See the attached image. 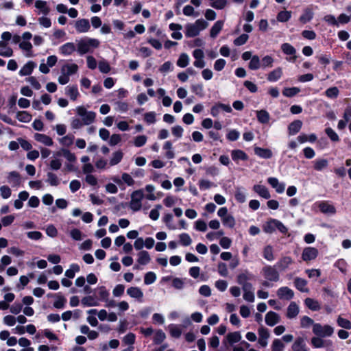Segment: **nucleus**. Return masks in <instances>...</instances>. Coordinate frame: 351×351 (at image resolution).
I'll use <instances>...</instances> for the list:
<instances>
[{"instance_id":"obj_34","label":"nucleus","mask_w":351,"mask_h":351,"mask_svg":"<svg viewBox=\"0 0 351 351\" xmlns=\"http://www.w3.org/2000/svg\"><path fill=\"white\" fill-rule=\"evenodd\" d=\"M293 351H308L304 340L299 337L295 339L293 346H292Z\"/></svg>"},{"instance_id":"obj_61","label":"nucleus","mask_w":351,"mask_h":351,"mask_svg":"<svg viewBox=\"0 0 351 351\" xmlns=\"http://www.w3.org/2000/svg\"><path fill=\"white\" fill-rule=\"evenodd\" d=\"M180 243L183 246H189L192 243V239L189 234L182 233L179 235Z\"/></svg>"},{"instance_id":"obj_46","label":"nucleus","mask_w":351,"mask_h":351,"mask_svg":"<svg viewBox=\"0 0 351 351\" xmlns=\"http://www.w3.org/2000/svg\"><path fill=\"white\" fill-rule=\"evenodd\" d=\"M17 119L23 123H29L32 120V115L26 111H19L16 114Z\"/></svg>"},{"instance_id":"obj_7","label":"nucleus","mask_w":351,"mask_h":351,"mask_svg":"<svg viewBox=\"0 0 351 351\" xmlns=\"http://www.w3.org/2000/svg\"><path fill=\"white\" fill-rule=\"evenodd\" d=\"M294 263L293 259L289 256H282L276 262L275 267L280 271H285L289 269L290 266Z\"/></svg>"},{"instance_id":"obj_29","label":"nucleus","mask_w":351,"mask_h":351,"mask_svg":"<svg viewBox=\"0 0 351 351\" xmlns=\"http://www.w3.org/2000/svg\"><path fill=\"white\" fill-rule=\"evenodd\" d=\"M282 75V69L280 67H278L268 73L267 79L269 82H276L280 79Z\"/></svg>"},{"instance_id":"obj_23","label":"nucleus","mask_w":351,"mask_h":351,"mask_svg":"<svg viewBox=\"0 0 351 351\" xmlns=\"http://www.w3.org/2000/svg\"><path fill=\"white\" fill-rule=\"evenodd\" d=\"M294 285L295 288L301 292L308 293L309 289L307 288V281L302 278L297 277L294 279Z\"/></svg>"},{"instance_id":"obj_9","label":"nucleus","mask_w":351,"mask_h":351,"mask_svg":"<svg viewBox=\"0 0 351 351\" xmlns=\"http://www.w3.org/2000/svg\"><path fill=\"white\" fill-rule=\"evenodd\" d=\"M324 337H313L311 343L313 348H327L332 346V342L330 340H324Z\"/></svg>"},{"instance_id":"obj_40","label":"nucleus","mask_w":351,"mask_h":351,"mask_svg":"<svg viewBox=\"0 0 351 351\" xmlns=\"http://www.w3.org/2000/svg\"><path fill=\"white\" fill-rule=\"evenodd\" d=\"M150 260H151L150 256L147 251H144V250L141 251L138 254L137 261L140 265H147L149 263Z\"/></svg>"},{"instance_id":"obj_3","label":"nucleus","mask_w":351,"mask_h":351,"mask_svg":"<svg viewBox=\"0 0 351 351\" xmlns=\"http://www.w3.org/2000/svg\"><path fill=\"white\" fill-rule=\"evenodd\" d=\"M76 114L82 118L84 125H89L95 122L96 113L93 111H88L85 107L80 106L75 108Z\"/></svg>"},{"instance_id":"obj_10","label":"nucleus","mask_w":351,"mask_h":351,"mask_svg":"<svg viewBox=\"0 0 351 351\" xmlns=\"http://www.w3.org/2000/svg\"><path fill=\"white\" fill-rule=\"evenodd\" d=\"M277 296L281 300H290L294 297V292L288 287H282L277 290Z\"/></svg>"},{"instance_id":"obj_53","label":"nucleus","mask_w":351,"mask_h":351,"mask_svg":"<svg viewBox=\"0 0 351 351\" xmlns=\"http://www.w3.org/2000/svg\"><path fill=\"white\" fill-rule=\"evenodd\" d=\"M80 271V267L77 264H71L70 268L66 270L65 276L69 278H73L75 277V272Z\"/></svg>"},{"instance_id":"obj_39","label":"nucleus","mask_w":351,"mask_h":351,"mask_svg":"<svg viewBox=\"0 0 351 351\" xmlns=\"http://www.w3.org/2000/svg\"><path fill=\"white\" fill-rule=\"evenodd\" d=\"M223 26V21H217L215 23L210 29V35L212 38H215L221 32Z\"/></svg>"},{"instance_id":"obj_15","label":"nucleus","mask_w":351,"mask_h":351,"mask_svg":"<svg viewBox=\"0 0 351 351\" xmlns=\"http://www.w3.org/2000/svg\"><path fill=\"white\" fill-rule=\"evenodd\" d=\"M267 182L278 193H282L285 191V184L280 182L276 178L270 177L267 179Z\"/></svg>"},{"instance_id":"obj_41","label":"nucleus","mask_w":351,"mask_h":351,"mask_svg":"<svg viewBox=\"0 0 351 351\" xmlns=\"http://www.w3.org/2000/svg\"><path fill=\"white\" fill-rule=\"evenodd\" d=\"M328 165V162L326 159L319 158L313 161V167L316 171H322L326 168Z\"/></svg>"},{"instance_id":"obj_24","label":"nucleus","mask_w":351,"mask_h":351,"mask_svg":"<svg viewBox=\"0 0 351 351\" xmlns=\"http://www.w3.org/2000/svg\"><path fill=\"white\" fill-rule=\"evenodd\" d=\"M299 306L295 302H291L287 307V317L289 319L295 318L299 313Z\"/></svg>"},{"instance_id":"obj_11","label":"nucleus","mask_w":351,"mask_h":351,"mask_svg":"<svg viewBox=\"0 0 351 351\" xmlns=\"http://www.w3.org/2000/svg\"><path fill=\"white\" fill-rule=\"evenodd\" d=\"M75 28L77 33H85L89 31L90 25L86 19H78L75 23Z\"/></svg>"},{"instance_id":"obj_63","label":"nucleus","mask_w":351,"mask_h":351,"mask_svg":"<svg viewBox=\"0 0 351 351\" xmlns=\"http://www.w3.org/2000/svg\"><path fill=\"white\" fill-rule=\"evenodd\" d=\"M325 132L332 141L338 142L339 141L338 134L331 128H326Z\"/></svg>"},{"instance_id":"obj_30","label":"nucleus","mask_w":351,"mask_h":351,"mask_svg":"<svg viewBox=\"0 0 351 351\" xmlns=\"http://www.w3.org/2000/svg\"><path fill=\"white\" fill-rule=\"evenodd\" d=\"M60 178H59L54 173L49 171L47 173L46 182H47L50 186H58L60 184Z\"/></svg>"},{"instance_id":"obj_55","label":"nucleus","mask_w":351,"mask_h":351,"mask_svg":"<svg viewBox=\"0 0 351 351\" xmlns=\"http://www.w3.org/2000/svg\"><path fill=\"white\" fill-rule=\"evenodd\" d=\"M274 62V58L270 56H265L261 61V67L265 69L267 67H271Z\"/></svg>"},{"instance_id":"obj_54","label":"nucleus","mask_w":351,"mask_h":351,"mask_svg":"<svg viewBox=\"0 0 351 351\" xmlns=\"http://www.w3.org/2000/svg\"><path fill=\"white\" fill-rule=\"evenodd\" d=\"M291 12L287 10L280 11L277 15V20L279 22L285 23L291 19Z\"/></svg>"},{"instance_id":"obj_27","label":"nucleus","mask_w":351,"mask_h":351,"mask_svg":"<svg viewBox=\"0 0 351 351\" xmlns=\"http://www.w3.org/2000/svg\"><path fill=\"white\" fill-rule=\"evenodd\" d=\"M35 66L36 64L34 62H27L19 71V75L21 76L29 75L32 73Z\"/></svg>"},{"instance_id":"obj_48","label":"nucleus","mask_w":351,"mask_h":351,"mask_svg":"<svg viewBox=\"0 0 351 351\" xmlns=\"http://www.w3.org/2000/svg\"><path fill=\"white\" fill-rule=\"evenodd\" d=\"M74 136L68 134L59 139L60 143L64 147H69L73 145L74 141Z\"/></svg>"},{"instance_id":"obj_4","label":"nucleus","mask_w":351,"mask_h":351,"mask_svg":"<svg viewBox=\"0 0 351 351\" xmlns=\"http://www.w3.org/2000/svg\"><path fill=\"white\" fill-rule=\"evenodd\" d=\"M263 277L268 281L278 282L280 280L279 270L275 265H266L262 269Z\"/></svg>"},{"instance_id":"obj_12","label":"nucleus","mask_w":351,"mask_h":351,"mask_svg":"<svg viewBox=\"0 0 351 351\" xmlns=\"http://www.w3.org/2000/svg\"><path fill=\"white\" fill-rule=\"evenodd\" d=\"M258 332L259 336L258 340V344L263 348L266 347L268 343V339L270 336L268 329L261 327L258 329Z\"/></svg>"},{"instance_id":"obj_45","label":"nucleus","mask_w":351,"mask_h":351,"mask_svg":"<svg viewBox=\"0 0 351 351\" xmlns=\"http://www.w3.org/2000/svg\"><path fill=\"white\" fill-rule=\"evenodd\" d=\"M241 339V335L239 332H230L226 336V340L230 344L239 342Z\"/></svg>"},{"instance_id":"obj_8","label":"nucleus","mask_w":351,"mask_h":351,"mask_svg":"<svg viewBox=\"0 0 351 351\" xmlns=\"http://www.w3.org/2000/svg\"><path fill=\"white\" fill-rule=\"evenodd\" d=\"M318 250L313 247H306L304 248L302 253V259L305 261H311L315 260L318 256Z\"/></svg>"},{"instance_id":"obj_52","label":"nucleus","mask_w":351,"mask_h":351,"mask_svg":"<svg viewBox=\"0 0 351 351\" xmlns=\"http://www.w3.org/2000/svg\"><path fill=\"white\" fill-rule=\"evenodd\" d=\"M249 69L251 70H258L261 68V60L256 55L253 56L250 63Z\"/></svg>"},{"instance_id":"obj_33","label":"nucleus","mask_w":351,"mask_h":351,"mask_svg":"<svg viewBox=\"0 0 351 351\" xmlns=\"http://www.w3.org/2000/svg\"><path fill=\"white\" fill-rule=\"evenodd\" d=\"M66 95L73 101H75L80 95L77 87L76 86H69L66 87Z\"/></svg>"},{"instance_id":"obj_26","label":"nucleus","mask_w":351,"mask_h":351,"mask_svg":"<svg viewBox=\"0 0 351 351\" xmlns=\"http://www.w3.org/2000/svg\"><path fill=\"white\" fill-rule=\"evenodd\" d=\"M78 66L76 64H66L62 66L61 73L66 75L67 76H70L77 71Z\"/></svg>"},{"instance_id":"obj_64","label":"nucleus","mask_w":351,"mask_h":351,"mask_svg":"<svg viewBox=\"0 0 351 351\" xmlns=\"http://www.w3.org/2000/svg\"><path fill=\"white\" fill-rule=\"evenodd\" d=\"M82 304L84 306H95L97 305V301L92 296H86L82 298Z\"/></svg>"},{"instance_id":"obj_36","label":"nucleus","mask_w":351,"mask_h":351,"mask_svg":"<svg viewBox=\"0 0 351 351\" xmlns=\"http://www.w3.org/2000/svg\"><path fill=\"white\" fill-rule=\"evenodd\" d=\"M35 7L40 10V12L44 15H47L50 12V8L48 7L47 1L43 0H37L35 2Z\"/></svg>"},{"instance_id":"obj_59","label":"nucleus","mask_w":351,"mask_h":351,"mask_svg":"<svg viewBox=\"0 0 351 351\" xmlns=\"http://www.w3.org/2000/svg\"><path fill=\"white\" fill-rule=\"evenodd\" d=\"M300 91L298 87L285 88L282 90V94L287 97H291L297 95Z\"/></svg>"},{"instance_id":"obj_47","label":"nucleus","mask_w":351,"mask_h":351,"mask_svg":"<svg viewBox=\"0 0 351 351\" xmlns=\"http://www.w3.org/2000/svg\"><path fill=\"white\" fill-rule=\"evenodd\" d=\"M189 63V56L185 53H181L178 60H177V65L179 67L184 68L186 67Z\"/></svg>"},{"instance_id":"obj_42","label":"nucleus","mask_w":351,"mask_h":351,"mask_svg":"<svg viewBox=\"0 0 351 351\" xmlns=\"http://www.w3.org/2000/svg\"><path fill=\"white\" fill-rule=\"evenodd\" d=\"M170 335L174 338H179L182 335V328L176 324H170L168 326Z\"/></svg>"},{"instance_id":"obj_16","label":"nucleus","mask_w":351,"mask_h":351,"mask_svg":"<svg viewBox=\"0 0 351 351\" xmlns=\"http://www.w3.org/2000/svg\"><path fill=\"white\" fill-rule=\"evenodd\" d=\"M59 52L63 56H69L76 50L75 43L69 42L59 47Z\"/></svg>"},{"instance_id":"obj_28","label":"nucleus","mask_w":351,"mask_h":351,"mask_svg":"<svg viewBox=\"0 0 351 351\" xmlns=\"http://www.w3.org/2000/svg\"><path fill=\"white\" fill-rule=\"evenodd\" d=\"M302 122L300 120H296L291 122L288 126V131L289 135L296 134L301 129Z\"/></svg>"},{"instance_id":"obj_14","label":"nucleus","mask_w":351,"mask_h":351,"mask_svg":"<svg viewBox=\"0 0 351 351\" xmlns=\"http://www.w3.org/2000/svg\"><path fill=\"white\" fill-rule=\"evenodd\" d=\"M221 111H225L226 112H231L232 108L229 105L223 104H218L213 106L210 109V114L213 117H217Z\"/></svg>"},{"instance_id":"obj_18","label":"nucleus","mask_w":351,"mask_h":351,"mask_svg":"<svg viewBox=\"0 0 351 351\" xmlns=\"http://www.w3.org/2000/svg\"><path fill=\"white\" fill-rule=\"evenodd\" d=\"M7 180L12 186H19L21 182V176L17 171H11L7 176Z\"/></svg>"},{"instance_id":"obj_56","label":"nucleus","mask_w":351,"mask_h":351,"mask_svg":"<svg viewBox=\"0 0 351 351\" xmlns=\"http://www.w3.org/2000/svg\"><path fill=\"white\" fill-rule=\"evenodd\" d=\"M339 94V90L337 87L333 86L328 88L325 91V95L330 99H336Z\"/></svg>"},{"instance_id":"obj_37","label":"nucleus","mask_w":351,"mask_h":351,"mask_svg":"<svg viewBox=\"0 0 351 351\" xmlns=\"http://www.w3.org/2000/svg\"><path fill=\"white\" fill-rule=\"evenodd\" d=\"M256 117L258 121L263 124L267 123L270 119L269 112L265 110L256 111Z\"/></svg>"},{"instance_id":"obj_49","label":"nucleus","mask_w":351,"mask_h":351,"mask_svg":"<svg viewBox=\"0 0 351 351\" xmlns=\"http://www.w3.org/2000/svg\"><path fill=\"white\" fill-rule=\"evenodd\" d=\"M236 200L239 203H243L246 200V194L244 189L237 188L234 195Z\"/></svg>"},{"instance_id":"obj_58","label":"nucleus","mask_w":351,"mask_h":351,"mask_svg":"<svg viewBox=\"0 0 351 351\" xmlns=\"http://www.w3.org/2000/svg\"><path fill=\"white\" fill-rule=\"evenodd\" d=\"M337 324L339 327L350 330L351 329V322L341 316H339L337 319Z\"/></svg>"},{"instance_id":"obj_57","label":"nucleus","mask_w":351,"mask_h":351,"mask_svg":"<svg viewBox=\"0 0 351 351\" xmlns=\"http://www.w3.org/2000/svg\"><path fill=\"white\" fill-rule=\"evenodd\" d=\"M221 221L225 226H228L230 228H234L236 224L234 217L230 214H228L226 217L221 219Z\"/></svg>"},{"instance_id":"obj_13","label":"nucleus","mask_w":351,"mask_h":351,"mask_svg":"<svg viewBox=\"0 0 351 351\" xmlns=\"http://www.w3.org/2000/svg\"><path fill=\"white\" fill-rule=\"evenodd\" d=\"M318 207L320 211L326 215H335L336 213L335 207L327 201H322L318 203Z\"/></svg>"},{"instance_id":"obj_60","label":"nucleus","mask_w":351,"mask_h":351,"mask_svg":"<svg viewBox=\"0 0 351 351\" xmlns=\"http://www.w3.org/2000/svg\"><path fill=\"white\" fill-rule=\"evenodd\" d=\"M281 50L287 55H295L296 53L295 49L289 43H283L281 45Z\"/></svg>"},{"instance_id":"obj_20","label":"nucleus","mask_w":351,"mask_h":351,"mask_svg":"<svg viewBox=\"0 0 351 351\" xmlns=\"http://www.w3.org/2000/svg\"><path fill=\"white\" fill-rule=\"evenodd\" d=\"M253 190L255 193H256L260 197H263L265 199H269L271 195L267 189V188L261 184H256L253 186Z\"/></svg>"},{"instance_id":"obj_50","label":"nucleus","mask_w":351,"mask_h":351,"mask_svg":"<svg viewBox=\"0 0 351 351\" xmlns=\"http://www.w3.org/2000/svg\"><path fill=\"white\" fill-rule=\"evenodd\" d=\"M19 48L27 52V56L30 57L32 56V45L29 41H22L19 43Z\"/></svg>"},{"instance_id":"obj_35","label":"nucleus","mask_w":351,"mask_h":351,"mask_svg":"<svg viewBox=\"0 0 351 351\" xmlns=\"http://www.w3.org/2000/svg\"><path fill=\"white\" fill-rule=\"evenodd\" d=\"M163 149L166 151L165 157L168 159H172L175 158V152L173 149L172 143L169 141H166L162 147Z\"/></svg>"},{"instance_id":"obj_19","label":"nucleus","mask_w":351,"mask_h":351,"mask_svg":"<svg viewBox=\"0 0 351 351\" xmlns=\"http://www.w3.org/2000/svg\"><path fill=\"white\" fill-rule=\"evenodd\" d=\"M127 294L134 299L141 301L143 298V292L137 287H131L127 289Z\"/></svg>"},{"instance_id":"obj_1","label":"nucleus","mask_w":351,"mask_h":351,"mask_svg":"<svg viewBox=\"0 0 351 351\" xmlns=\"http://www.w3.org/2000/svg\"><path fill=\"white\" fill-rule=\"evenodd\" d=\"M99 45V41L97 39L86 37L77 40V51L80 55H84L93 51Z\"/></svg>"},{"instance_id":"obj_22","label":"nucleus","mask_w":351,"mask_h":351,"mask_svg":"<svg viewBox=\"0 0 351 351\" xmlns=\"http://www.w3.org/2000/svg\"><path fill=\"white\" fill-rule=\"evenodd\" d=\"M254 153L261 158L269 159L273 156L272 152L269 149L262 148L259 147H254Z\"/></svg>"},{"instance_id":"obj_25","label":"nucleus","mask_w":351,"mask_h":351,"mask_svg":"<svg viewBox=\"0 0 351 351\" xmlns=\"http://www.w3.org/2000/svg\"><path fill=\"white\" fill-rule=\"evenodd\" d=\"M263 256L267 261L271 262L274 261L275 256L274 248L271 245H265L263 249Z\"/></svg>"},{"instance_id":"obj_38","label":"nucleus","mask_w":351,"mask_h":351,"mask_svg":"<svg viewBox=\"0 0 351 351\" xmlns=\"http://www.w3.org/2000/svg\"><path fill=\"white\" fill-rule=\"evenodd\" d=\"M231 156L233 160L237 161L239 160H247L248 159L247 155L241 149L232 150Z\"/></svg>"},{"instance_id":"obj_62","label":"nucleus","mask_w":351,"mask_h":351,"mask_svg":"<svg viewBox=\"0 0 351 351\" xmlns=\"http://www.w3.org/2000/svg\"><path fill=\"white\" fill-rule=\"evenodd\" d=\"M285 348V345L282 343L281 339H276L273 341L271 345V350L272 351H283Z\"/></svg>"},{"instance_id":"obj_21","label":"nucleus","mask_w":351,"mask_h":351,"mask_svg":"<svg viewBox=\"0 0 351 351\" xmlns=\"http://www.w3.org/2000/svg\"><path fill=\"white\" fill-rule=\"evenodd\" d=\"M34 138L36 141L46 146H51L53 144L52 138L50 136L44 134L36 133L34 134Z\"/></svg>"},{"instance_id":"obj_43","label":"nucleus","mask_w":351,"mask_h":351,"mask_svg":"<svg viewBox=\"0 0 351 351\" xmlns=\"http://www.w3.org/2000/svg\"><path fill=\"white\" fill-rule=\"evenodd\" d=\"M123 156V154L121 151L119 150L115 152H114L112 154V157L110 160V166H114L119 163L121 160H122Z\"/></svg>"},{"instance_id":"obj_17","label":"nucleus","mask_w":351,"mask_h":351,"mask_svg":"<svg viewBox=\"0 0 351 351\" xmlns=\"http://www.w3.org/2000/svg\"><path fill=\"white\" fill-rule=\"evenodd\" d=\"M265 323L269 326H274L280 322V316L274 311H269L265 315Z\"/></svg>"},{"instance_id":"obj_2","label":"nucleus","mask_w":351,"mask_h":351,"mask_svg":"<svg viewBox=\"0 0 351 351\" xmlns=\"http://www.w3.org/2000/svg\"><path fill=\"white\" fill-rule=\"evenodd\" d=\"M208 23L203 20L198 19L194 23H189L186 25L185 35L188 38L195 37L197 36L201 30L206 29Z\"/></svg>"},{"instance_id":"obj_32","label":"nucleus","mask_w":351,"mask_h":351,"mask_svg":"<svg viewBox=\"0 0 351 351\" xmlns=\"http://www.w3.org/2000/svg\"><path fill=\"white\" fill-rule=\"evenodd\" d=\"M13 55L12 49L8 46L4 41H0V56L3 57H11Z\"/></svg>"},{"instance_id":"obj_31","label":"nucleus","mask_w":351,"mask_h":351,"mask_svg":"<svg viewBox=\"0 0 351 351\" xmlns=\"http://www.w3.org/2000/svg\"><path fill=\"white\" fill-rule=\"evenodd\" d=\"M305 305L311 311H317L320 310L321 305L319 302L311 298H307L304 300Z\"/></svg>"},{"instance_id":"obj_44","label":"nucleus","mask_w":351,"mask_h":351,"mask_svg":"<svg viewBox=\"0 0 351 351\" xmlns=\"http://www.w3.org/2000/svg\"><path fill=\"white\" fill-rule=\"evenodd\" d=\"M313 18V12L310 9L304 10V13L300 16V21L305 24L312 20Z\"/></svg>"},{"instance_id":"obj_6","label":"nucleus","mask_w":351,"mask_h":351,"mask_svg":"<svg viewBox=\"0 0 351 351\" xmlns=\"http://www.w3.org/2000/svg\"><path fill=\"white\" fill-rule=\"evenodd\" d=\"M313 332L318 337H330L334 332V328L329 325L322 326L320 324L316 323L313 324Z\"/></svg>"},{"instance_id":"obj_51","label":"nucleus","mask_w":351,"mask_h":351,"mask_svg":"<svg viewBox=\"0 0 351 351\" xmlns=\"http://www.w3.org/2000/svg\"><path fill=\"white\" fill-rule=\"evenodd\" d=\"M163 222L166 224L167 227L170 230H176V226L172 223L173 215L171 213H165L163 218Z\"/></svg>"},{"instance_id":"obj_5","label":"nucleus","mask_w":351,"mask_h":351,"mask_svg":"<svg viewBox=\"0 0 351 351\" xmlns=\"http://www.w3.org/2000/svg\"><path fill=\"white\" fill-rule=\"evenodd\" d=\"M144 194L142 190H136L131 195V200L130 202V208L133 211L136 212L141 210L142 206V199Z\"/></svg>"}]
</instances>
